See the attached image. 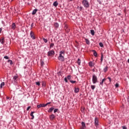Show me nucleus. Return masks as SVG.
I'll list each match as a JSON object with an SVG mask.
<instances>
[{
	"mask_svg": "<svg viewBox=\"0 0 129 129\" xmlns=\"http://www.w3.org/2000/svg\"><path fill=\"white\" fill-rule=\"evenodd\" d=\"M100 63H101V64H102V62H103V54H101V59H100Z\"/></svg>",
	"mask_w": 129,
	"mask_h": 129,
	"instance_id": "f3484780",
	"label": "nucleus"
},
{
	"mask_svg": "<svg viewBox=\"0 0 129 129\" xmlns=\"http://www.w3.org/2000/svg\"><path fill=\"white\" fill-rule=\"evenodd\" d=\"M85 40L86 41V44H87V45H90V41H89V40H88V39L85 38Z\"/></svg>",
	"mask_w": 129,
	"mask_h": 129,
	"instance_id": "4468645a",
	"label": "nucleus"
},
{
	"mask_svg": "<svg viewBox=\"0 0 129 129\" xmlns=\"http://www.w3.org/2000/svg\"><path fill=\"white\" fill-rule=\"evenodd\" d=\"M18 78L19 77L18 76V75L14 76L13 78V80L14 81V82H17V80Z\"/></svg>",
	"mask_w": 129,
	"mask_h": 129,
	"instance_id": "9d476101",
	"label": "nucleus"
},
{
	"mask_svg": "<svg viewBox=\"0 0 129 129\" xmlns=\"http://www.w3.org/2000/svg\"><path fill=\"white\" fill-rule=\"evenodd\" d=\"M54 46V43H51L49 46L50 49H52V48H53Z\"/></svg>",
	"mask_w": 129,
	"mask_h": 129,
	"instance_id": "5701e85b",
	"label": "nucleus"
},
{
	"mask_svg": "<svg viewBox=\"0 0 129 129\" xmlns=\"http://www.w3.org/2000/svg\"><path fill=\"white\" fill-rule=\"evenodd\" d=\"M107 79H108L109 80V82H111V78H110V77H108Z\"/></svg>",
	"mask_w": 129,
	"mask_h": 129,
	"instance_id": "49530a36",
	"label": "nucleus"
},
{
	"mask_svg": "<svg viewBox=\"0 0 129 129\" xmlns=\"http://www.w3.org/2000/svg\"><path fill=\"white\" fill-rule=\"evenodd\" d=\"M122 129H127V128L125 127V126H123L122 127Z\"/></svg>",
	"mask_w": 129,
	"mask_h": 129,
	"instance_id": "603ef678",
	"label": "nucleus"
},
{
	"mask_svg": "<svg viewBox=\"0 0 129 129\" xmlns=\"http://www.w3.org/2000/svg\"><path fill=\"white\" fill-rule=\"evenodd\" d=\"M106 81V79L104 78L100 82V85H101L102 87V86H103V82H104V81Z\"/></svg>",
	"mask_w": 129,
	"mask_h": 129,
	"instance_id": "6e6552de",
	"label": "nucleus"
},
{
	"mask_svg": "<svg viewBox=\"0 0 129 129\" xmlns=\"http://www.w3.org/2000/svg\"><path fill=\"white\" fill-rule=\"evenodd\" d=\"M94 30H91V34L92 36H94Z\"/></svg>",
	"mask_w": 129,
	"mask_h": 129,
	"instance_id": "72a5a7b5",
	"label": "nucleus"
},
{
	"mask_svg": "<svg viewBox=\"0 0 129 129\" xmlns=\"http://www.w3.org/2000/svg\"><path fill=\"white\" fill-rule=\"evenodd\" d=\"M99 45L100 47H103V43H102V42H100L99 43Z\"/></svg>",
	"mask_w": 129,
	"mask_h": 129,
	"instance_id": "58836bf2",
	"label": "nucleus"
},
{
	"mask_svg": "<svg viewBox=\"0 0 129 129\" xmlns=\"http://www.w3.org/2000/svg\"><path fill=\"white\" fill-rule=\"evenodd\" d=\"M118 86H119V85L118 84V83H116L115 85V87H116V88H117Z\"/></svg>",
	"mask_w": 129,
	"mask_h": 129,
	"instance_id": "37998d69",
	"label": "nucleus"
},
{
	"mask_svg": "<svg viewBox=\"0 0 129 129\" xmlns=\"http://www.w3.org/2000/svg\"><path fill=\"white\" fill-rule=\"evenodd\" d=\"M77 63H78V65H79V66H80L81 65V60H80V58L78 59Z\"/></svg>",
	"mask_w": 129,
	"mask_h": 129,
	"instance_id": "393cba45",
	"label": "nucleus"
},
{
	"mask_svg": "<svg viewBox=\"0 0 129 129\" xmlns=\"http://www.w3.org/2000/svg\"><path fill=\"white\" fill-rule=\"evenodd\" d=\"M79 92V88H75V93H78Z\"/></svg>",
	"mask_w": 129,
	"mask_h": 129,
	"instance_id": "aec40b11",
	"label": "nucleus"
},
{
	"mask_svg": "<svg viewBox=\"0 0 129 129\" xmlns=\"http://www.w3.org/2000/svg\"><path fill=\"white\" fill-rule=\"evenodd\" d=\"M42 86L43 87H46V82H42Z\"/></svg>",
	"mask_w": 129,
	"mask_h": 129,
	"instance_id": "c85d7f7f",
	"label": "nucleus"
},
{
	"mask_svg": "<svg viewBox=\"0 0 129 129\" xmlns=\"http://www.w3.org/2000/svg\"><path fill=\"white\" fill-rule=\"evenodd\" d=\"M37 107L38 108H40V107H45L44 104H40L39 105H37Z\"/></svg>",
	"mask_w": 129,
	"mask_h": 129,
	"instance_id": "f8f14e48",
	"label": "nucleus"
},
{
	"mask_svg": "<svg viewBox=\"0 0 129 129\" xmlns=\"http://www.w3.org/2000/svg\"><path fill=\"white\" fill-rule=\"evenodd\" d=\"M4 58L8 59H9V56H4Z\"/></svg>",
	"mask_w": 129,
	"mask_h": 129,
	"instance_id": "de8ad7c7",
	"label": "nucleus"
},
{
	"mask_svg": "<svg viewBox=\"0 0 129 129\" xmlns=\"http://www.w3.org/2000/svg\"><path fill=\"white\" fill-rule=\"evenodd\" d=\"M53 55H55V51L54 50H50L47 52V56H53Z\"/></svg>",
	"mask_w": 129,
	"mask_h": 129,
	"instance_id": "20e7f679",
	"label": "nucleus"
},
{
	"mask_svg": "<svg viewBox=\"0 0 129 129\" xmlns=\"http://www.w3.org/2000/svg\"><path fill=\"white\" fill-rule=\"evenodd\" d=\"M77 9H78V10H79V11H81L82 10H83V7L78 6Z\"/></svg>",
	"mask_w": 129,
	"mask_h": 129,
	"instance_id": "473e14b6",
	"label": "nucleus"
},
{
	"mask_svg": "<svg viewBox=\"0 0 129 129\" xmlns=\"http://www.w3.org/2000/svg\"><path fill=\"white\" fill-rule=\"evenodd\" d=\"M48 104H51V102H48L46 104H44V107H45V106H47Z\"/></svg>",
	"mask_w": 129,
	"mask_h": 129,
	"instance_id": "79ce46f5",
	"label": "nucleus"
},
{
	"mask_svg": "<svg viewBox=\"0 0 129 129\" xmlns=\"http://www.w3.org/2000/svg\"><path fill=\"white\" fill-rule=\"evenodd\" d=\"M82 3L84 8H86V9H88V8H89V2H88L87 0H83Z\"/></svg>",
	"mask_w": 129,
	"mask_h": 129,
	"instance_id": "f03ea898",
	"label": "nucleus"
},
{
	"mask_svg": "<svg viewBox=\"0 0 129 129\" xmlns=\"http://www.w3.org/2000/svg\"><path fill=\"white\" fill-rule=\"evenodd\" d=\"M2 31H3V29L0 28V34H1V33H2Z\"/></svg>",
	"mask_w": 129,
	"mask_h": 129,
	"instance_id": "5fc2aeb1",
	"label": "nucleus"
},
{
	"mask_svg": "<svg viewBox=\"0 0 129 129\" xmlns=\"http://www.w3.org/2000/svg\"><path fill=\"white\" fill-rule=\"evenodd\" d=\"M120 13H118V14H117V16H120Z\"/></svg>",
	"mask_w": 129,
	"mask_h": 129,
	"instance_id": "6e6d98bb",
	"label": "nucleus"
},
{
	"mask_svg": "<svg viewBox=\"0 0 129 129\" xmlns=\"http://www.w3.org/2000/svg\"><path fill=\"white\" fill-rule=\"evenodd\" d=\"M42 40L44 41V43H48V40L45 38H43Z\"/></svg>",
	"mask_w": 129,
	"mask_h": 129,
	"instance_id": "7c9ffc66",
	"label": "nucleus"
},
{
	"mask_svg": "<svg viewBox=\"0 0 129 129\" xmlns=\"http://www.w3.org/2000/svg\"><path fill=\"white\" fill-rule=\"evenodd\" d=\"M31 28H33V27H34V23H32L31 25Z\"/></svg>",
	"mask_w": 129,
	"mask_h": 129,
	"instance_id": "3c124183",
	"label": "nucleus"
},
{
	"mask_svg": "<svg viewBox=\"0 0 129 129\" xmlns=\"http://www.w3.org/2000/svg\"><path fill=\"white\" fill-rule=\"evenodd\" d=\"M127 62L129 63V58L127 59Z\"/></svg>",
	"mask_w": 129,
	"mask_h": 129,
	"instance_id": "4d7b16f0",
	"label": "nucleus"
},
{
	"mask_svg": "<svg viewBox=\"0 0 129 129\" xmlns=\"http://www.w3.org/2000/svg\"><path fill=\"white\" fill-rule=\"evenodd\" d=\"M64 29L66 30V32L67 33H68L69 32H70V29H69V28H68V25H65Z\"/></svg>",
	"mask_w": 129,
	"mask_h": 129,
	"instance_id": "1a4fd4ad",
	"label": "nucleus"
},
{
	"mask_svg": "<svg viewBox=\"0 0 129 129\" xmlns=\"http://www.w3.org/2000/svg\"><path fill=\"white\" fill-rule=\"evenodd\" d=\"M58 111V109L56 108L54 110V113H56Z\"/></svg>",
	"mask_w": 129,
	"mask_h": 129,
	"instance_id": "a18cd8bd",
	"label": "nucleus"
},
{
	"mask_svg": "<svg viewBox=\"0 0 129 129\" xmlns=\"http://www.w3.org/2000/svg\"><path fill=\"white\" fill-rule=\"evenodd\" d=\"M53 110H54V107H51L48 110V112H52L53 111Z\"/></svg>",
	"mask_w": 129,
	"mask_h": 129,
	"instance_id": "b1692460",
	"label": "nucleus"
},
{
	"mask_svg": "<svg viewBox=\"0 0 129 129\" xmlns=\"http://www.w3.org/2000/svg\"><path fill=\"white\" fill-rule=\"evenodd\" d=\"M64 81L65 82H66V83H67L68 82V80H67V78H64Z\"/></svg>",
	"mask_w": 129,
	"mask_h": 129,
	"instance_id": "c03bdc74",
	"label": "nucleus"
},
{
	"mask_svg": "<svg viewBox=\"0 0 129 129\" xmlns=\"http://www.w3.org/2000/svg\"><path fill=\"white\" fill-rule=\"evenodd\" d=\"M70 82H71V83H72L73 84H74V83H76V81L71 80L70 81Z\"/></svg>",
	"mask_w": 129,
	"mask_h": 129,
	"instance_id": "4c0bfd02",
	"label": "nucleus"
},
{
	"mask_svg": "<svg viewBox=\"0 0 129 129\" xmlns=\"http://www.w3.org/2000/svg\"><path fill=\"white\" fill-rule=\"evenodd\" d=\"M3 86H5V82H4L1 83V86H0L1 88H3Z\"/></svg>",
	"mask_w": 129,
	"mask_h": 129,
	"instance_id": "2f4dec72",
	"label": "nucleus"
},
{
	"mask_svg": "<svg viewBox=\"0 0 129 129\" xmlns=\"http://www.w3.org/2000/svg\"><path fill=\"white\" fill-rule=\"evenodd\" d=\"M57 74L58 76H62V73L61 72H59L58 73H57Z\"/></svg>",
	"mask_w": 129,
	"mask_h": 129,
	"instance_id": "ea45409f",
	"label": "nucleus"
},
{
	"mask_svg": "<svg viewBox=\"0 0 129 129\" xmlns=\"http://www.w3.org/2000/svg\"><path fill=\"white\" fill-rule=\"evenodd\" d=\"M53 6L55 7H57L58 6V2L57 1L54 2L53 4Z\"/></svg>",
	"mask_w": 129,
	"mask_h": 129,
	"instance_id": "4be33fe9",
	"label": "nucleus"
},
{
	"mask_svg": "<svg viewBox=\"0 0 129 129\" xmlns=\"http://www.w3.org/2000/svg\"><path fill=\"white\" fill-rule=\"evenodd\" d=\"M92 52H93V55L95 57H97V52L95 50H93Z\"/></svg>",
	"mask_w": 129,
	"mask_h": 129,
	"instance_id": "dca6fc26",
	"label": "nucleus"
},
{
	"mask_svg": "<svg viewBox=\"0 0 129 129\" xmlns=\"http://www.w3.org/2000/svg\"><path fill=\"white\" fill-rule=\"evenodd\" d=\"M92 82L93 84H95L98 82L97 81V77L95 75H93L92 76Z\"/></svg>",
	"mask_w": 129,
	"mask_h": 129,
	"instance_id": "7ed1b4c3",
	"label": "nucleus"
},
{
	"mask_svg": "<svg viewBox=\"0 0 129 129\" xmlns=\"http://www.w3.org/2000/svg\"><path fill=\"white\" fill-rule=\"evenodd\" d=\"M56 117L54 114H52L51 115H49V118L51 120H53V119Z\"/></svg>",
	"mask_w": 129,
	"mask_h": 129,
	"instance_id": "0eeeda50",
	"label": "nucleus"
},
{
	"mask_svg": "<svg viewBox=\"0 0 129 129\" xmlns=\"http://www.w3.org/2000/svg\"><path fill=\"white\" fill-rule=\"evenodd\" d=\"M54 27L57 29L59 27V24L58 23H55L54 24Z\"/></svg>",
	"mask_w": 129,
	"mask_h": 129,
	"instance_id": "a878e982",
	"label": "nucleus"
},
{
	"mask_svg": "<svg viewBox=\"0 0 129 129\" xmlns=\"http://www.w3.org/2000/svg\"><path fill=\"white\" fill-rule=\"evenodd\" d=\"M89 66H90V67H93L94 66L93 62L92 61H90L89 62Z\"/></svg>",
	"mask_w": 129,
	"mask_h": 129,
	"instance_id": "412c9836",
	"label": "nucleus"
},
{
	"mask_svg": "<svg viewBox=\"0 0 129 129\" xmlns=\"http://www.w3.org/2000/svg\"><path fill=\"white\" fill-rule=\"evenodd\" d=\"M35 84L37 86H41V83L40 82H36Z\"/></svg>",
	"mask_w": 129,
	"mask_h": 129,
	"instance_id": "cd10ccee",
	"label": "nucleus"
},
{
	"mask_svg": "<svg viewBox=\"0 0 129 129\" xmlns=\"http://www.w3.org/2000/svg\"><path fill=\"white\" fill-rule=\"evenodd\" d=\"M67 79H68V80H71V76L68 75L67 76Z\"/></svg>",
	"mask_w": 129,
	"mask_h": 129,
	"instance_id": "e433bc0d",
	"label": "nucleus"
},
{
	"mask_svg": "<svg viewBox=\"0 0 129 129\" xmlns=\"http://www.w3.org/2000/svg\"><path fill=\"white\" fill-rule=\"evenodd\" d=\"M0 42L2 45H4L5 44V38L4 37H1L0 39Z\"/></svg>",
	"mask_w": 129,
	"mask_h": 129,
	"instance_id": "9b49d317",
	"label": "nucleus"
},
{
	"mask_svg": "<svg viewBox=\"0 0 129 129\" xmlns=\"http://www.w3.org/2000/svg\"><path fill=\"white\" fill-rule=\"evenodd\" d=\"M8 62H10V65H13V60H8Z\"/></svg>",
	"mask_w": 129,
	"mask_h": 129,
	"instance_id": "c9c22d12",
	"label": "nucleus"
},
{
	"mask_svg": "<svg viewBox=\"0 0 129 129\" xmlns=\"http://www.w3.org/2000/svg\"><path fill=\"white\" fill-rule=\"evenodd\" d=\"M64 56H65V51L61 50L59 51V54L58 56V60H59V61H61V62H64V60H65Z\"/></svg>",
	"mask_w": 129,
	"mask_h": 129,
	"instance_id": "f257e3e1",
	"label": "nucleus"
},
{
	"mask_svg": "<svg viewBox=\"0 0 129 129\" xmlns=\"http://www.w3.org/2000/svg\"><path fill=\"white\" fill-rule=\"evenodd\" d=\"M70 2H72V1H73V0H70Z\"/></svg>",
	"mask_w": 129,
	"mask_h": 129,
	"instance_id": "13d9d810",
	"label": "nucleus"
},
{
	"mask_svg": "<svg viewBox=\"0 0 129 129\" xmlns=\"http://www.w3.org/2000/svg\"><path fill=\"white\" fill-rule=\"evenodd\" d=\"M30 37L33 40H35V39H36V37H35V34H34V32H33V31L30 32Z\"/></svg>",
	"mask_w": 129,
	"mask_h": 129,
	"instance_id": "423d86ee",
	"label": "nucleus"
},
{
	"mask_svg": "<svg viewBox=\"0 0 129 129\" xmlns=\"http://www.w3.org/2000/svg\"><path fill=\"white\" fill-rule=\"evenodd\" d=\"M44 64H45V62H44V61L41 60L40 65H41V67H43V66H44Z\"/></svg>",
	"mask_w": 129,
	"mask_h": 129,
	"instance_id": "bb28decb",
	"label": "nucleus"
},
{
	"mask_svg": "<svg viewBox=\"0 0 129 129\" xmlns=\"http://www.w3.org/2000/svg\"><path fill=\"white\" fill-rule=\"evenodd\" d=\"M30 108H31V106H28L27 108V110L28 111L30 110Z\"/></svg>",
	"mask_w": 129,
	"mask_h": 129,
	"instance_id": "8fccbe9b",
	"label": "nucleus"
},
{
	"mask_svg": "<svg viewBox=\"0 0 129 129\" xmlns=\"http://www.w3.org/2000/svg\"><path fill=\"white\" fill-rule=\"evenodd\" d=\"M51 42H52L53 40H52V39H51Z\"/></svg>",
	"mask_w": 129,
	"mask_h": 129,
	"instance_id": "bf43d9fd",
	"label": "nucleus"
},
{
	"mask_svg": "<svg viewBox=\"0 0 129 129\" xmlns=\"http://www.w3.org/2000/svg\"><path fill=\"white\" fill-rule=\"evenodd\" d=\"M91 88L92 89V90H94L95 89V85H91Z\"/></svg>",
	"mask_w": 129,
	"mask_h": 129,
	"instance_id": "f704fd0d",
	"label": "nucleus"
},
{
	"mask_svg": "<svg viewBox=\"0 0 129 129\" xmlns=\"http://www.w3.org/2000/svg\"><path fill=\"white\" fill-rule=\"evenodd\" d=\"M127 101L129 102V96L127 98Z\"/></svg>",
	"mask_w": 129,
	"mask_h": 129,
	"instance_id": "864d4df0",
	"label": "nucleus"
},
{
	"mask_svg": "<svg viewBox=\"0 0 129 129\" xmlns=\"http://www.w3.org/2000/svg\"><path fill=\"white\" fill-rule=\"evenodd\" d=\"M94 122H95V125L96 126H98L99 121H98V118H97V117H96L95 118Z\"/></svg>",
	"mask_w": 129,
	"mask_h": 129,
	"instance_id": "39448f33",
	"label": "nucleus"
},
{
	"mask_svg": "<svg viewBox=\"0 0 129 129\" xmlns=\"http://www.w3.org/2000/svg\"><path fill=\"white\" fill-rule=\"evenodd\" d=\"M108 69V67L106 66L103 69V71L105 73H106Z\"/></svg>",
	"mask_w": 129,
	"mask_h": 129,
	"instance_id": "a211bd4d",
	"label": "nucleus"
},
{
	"mask_svg": "<svg viewBox=\"0 0 129 129\" xmlns=\"http://www.w3.org/2000/svg\"><path fill=\"white\" fill-rule=\"evenodd\" d=\"M37 12H38V9H35L33 10L32 12V15H36V13H37Z\"/></svg>",
	"mask_w": 129,
	"mask_h": 129,
	"instance_id": "ddd939ff",
	"label": "nucleus"
},
{
	"mask_svg": "<svg viewBox=\"0 0 129 129\" xmlns=\"http://www.w3.org/2000/svg\"><path fill=\"white\" fill-rule=\"evenodd\" d=\"M34 113H35V112L32 111V112H31V114H30V116L32 117H31V119H33L34 118Z\"/></svg>",
	"mask_w": 129,
	"mask_h": 129,
	"instance_id": "6ab92c4d",
	"label": "nucleus"
},
{
	"mask_svg": "<svg viewBox=\"0 0 129 129\" xmlns=\"http://www.w3.org/2000/svg\"><path fill=\"white\" fill-rule=\"evenodd\" d=\"M97 2L99 3L100 5L102 4V2H101V1L100 0H97Z\"/></svg>",
	"mask_w": 129,
	"mask_h": 129,
	"instance_id": "a19ab883",
	"label": "nucleus"
},
{
	"mask_svg": "<svg viewBox=\"0 0 129 129\" xmlns=\"http://www.w3.org/2000/svg\"><path fill=\"white\" fill-rule=\"evenodd\" d=\"M12 30H15L16 29V23H13L12 25Z\"/></svg>",
	"mask_w": 129,
	"mask_h": 129,
	"instance_id": "2eb2a0df",
	"label": "nucleus"
},
{
	"mask_svg": "<svg viewBox=\"0 0 129 129\" xmlns=\"http://www.w3.org/2000/svg\"><path fill=\"white\" fill-rule=\"evenodd\" d=\"M86 127H84L82 126L80 127V129H86Z\"/></svg>",
	"mask_w": 129,
	"mask_h": 129,
	"instance_id": "09e8293b",
	"label": "nucleus"
},
{
	"mask_svg": "<svg viewBox=\"0 0 129 129\" xmlns=\"http://www.w3.org/2000/svg\"><path fill=\"white\" fill-rule=\"evenodd\" d=\"M81 124H82V126H84V127H86V126L85 125V122H84V121H82L81 122Z\"/></svg>",
	"mask_w": 129,
	"mask_h": 129,
	"instance_id": "c756f323",
	"label": "nucleus"
}]
</instances>
